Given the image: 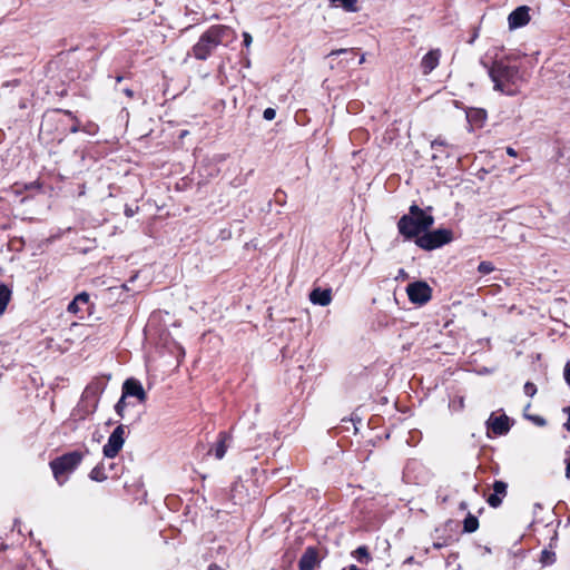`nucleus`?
<instances>
[{
    "label": "nucleus",
    "instance_id": "f257e3e1",
    "mask_svg": "<svg viewBox=\"0 0 570 570\" xmlns=\"http://www.w3.org/2000/svg\"><path fill=\"white\" fill-rule=\"evenodd\" d=\"M489 76L494 83V90L508 96H514L520 92L524 79L517 66L498 60L489 68Z\"/></svg>",
    "mask_w": 570,
    "mask_h": 570
},
{
    "label": "nucleus",
    "instance_id": "f03ea898",
    "mask_svg": "<svg viewBox=\"0 0 570 570\" xmlns=\"http://www.w3.org/2000/svg\"><path fill=\"white\" fill-rule=\"evenodd\" d=\"M434 223L431 215H428L417 205L410 207L409 214L403 215L399 223L397 228L401 235L410 239L420 237L423 232H426Z\"/></svg>",
    "mask_w": 570,
    "mask_h": 570
},
{
    "label": "nucleus",
    "instance_id": "7ed1b4c3",
    "mask_svg": "<svg viewBox=\"0 0 570 570\" xmlns=\"http://www.w3.org/2000/svg\"><path fill=\"white\" fill-rule=\"evenodd\" d=\"M230 29L223 24L212 26L205 31L193 47V55L198 60H206L212 52L223 43Z\"/></svg>",
    "mask_w": 570,
    "mask_h": 570
},
{
    "label": "nucleus",
    "instance_id": "20e7f679",
    "mask_svg": "<svg viewBox=\"0 0 570 570\" xmlns=\"http://www.w3.org/2000/svg\"><path fill=\"white\" fill-rule=\"evenodd\" d=\"M83 459V454L79 451H72L66 453L59 458H56L50 462V468L52 470L55 479L61 484L59 481L60 475L65 473H70L81 463Z\"/></svg>",
    "mask_w": 570,
    "mask_h": 570
},
{
    "label": "nucleus",
    "instance_id": "39448f33",
    "mask_svg": "<svg viewBox=\"0 0 570 570\" xmlns=\"http://www.w3.org/2000/svg\"><path fill=\"white\" fill-rule=\"evenodd\" d=\"M452 239L453 235L450 229L440 228L417 237L415 244L423 249L432 250L449 244Z\"/></svg>",
    "mask_w": 570,
    "mask_h": 570
},
{
    "label": "nucleus",
    "instance_id": "423d86ee",
    "mask_svg": "<svg viewBox=\"0 0 570 570\" xmlns=\"http://www.w3.org/2000/svg\"><path fill=\"white\" fill-rule=\"evenodd\" d=\"M513 217L522 226L544 229L542 212L534 206H528L511 210Z\"/></svg>",
    "mask_w": 570,
    "mask_h": 570
},
{
    "label": "nucleus",
    "instance_id": "0eeeda50",
    "mask_svg": "<svg viewBox=\"0 0 570 570\" xmlns=\"http://www.w3.org/2000/svg\"><path fill=\"white\" fill-rule=\"evenodd\" d=\"M406 293L410 302L420 306L426 304L432 297V288L422 281L410 283Z\"/></svg>",
    "mask_w": 570,
    "mask_h": 570
},
{
    "label": "nucleus",
    "instance_id": "6e6552de",
    "mask_svg": "<svg viewBox=\"0 0 570 570\" xmlns=\"http://www.w3.org/2000/svg\"><path fill=\"white\" fill-rule=\"evenodd\" d=\"M125 443V426L118 425L109 435L107 443L102 448L104 455L112 459L118 455Z\"/></svg>",
    "mask_w": 570,
    "mask_h": 570
},
{
    "label": "nucleus",
    "instance_id": "1a4fd4ad",
    "mask_svg": "<svg viewBox=\"0 0 570 570\" xmlns=\"http://www.w3.org/2000/svg\"><path fill=\"white\" fill-rule=\"evenodd\" d=\"M530 8L527 6L518 7L515 10H513L509 17H508V23L509 28L511 30L522 28L530 21V14H529Z\"/></svg>",
    "mask_w": 570,
    "mask_h": 570
},
{
    "label": "nucleus",
    "instance_id": "9d476101",
    "mask_svg": "<svg viewBox=\"0 0 570 570\" xmlns=\"http://www.w3.org/2000/svg\"><path fill=\"white\" fill-rule=\"evenodd\" d=\"M122 395L125 397L135 396L140 402H144L146 400V392L141 383L135 379H128L125 381L122 385Z\"/></svg>",
    "mask_w": 570,
    "mask_h": 570
},
{
    "label": "nucleus",
    "instance_id": "9b49d317",
    "mask_svg": "<svg viewBox=\"0 0 570 570\" xmlns=\"http://www.w3.org/2000/svg\"><path fill=\"white\" fill-rule=\"evenodd\" d=\"M67 311L72 314H79L90 311L89 294L82 292L78 294L68 305Z\"/></svg>",
    "mask_w": 570,
    "mask_h": 570
},
{
    "label": "nucleus",
    "instance_id": "f8f14e48",
    "mask_svg": "<svg viewBox=\"0 0 570 570\" xmlns=\"http://www.w3.org/2000/svg\"><path fill=\"white\" fill-rule=\"evenodd\" d=\"M508 484L503 481L497 480L493 483V493L487 499L491 508H499L502 504L503 498L507 495Z\"/></svg>",
    "mask_w": 570,
    "mask_h": 570
},
{
    "label": "nucleus",
    "instance_id": "ddd939ff",
    "mask_svg": "<svg viewBox=\"0 0 570 570\" xmlns=\"http://www.w3.org/2000/svg\"><path fill=\"white\" fill-rule=\"evenodd\" d=\"M488 428L497 435L507 434L510 430L509 417L507 415L494 416L493 414L487 421Z\"/></svg>",
    "mask_w": 570,
    "mask_h": 570
},
{
    "label": "nucleus",
    "instance_id": "4468645a",
    "mask_svg": "<svg viewBox=\"0 0 570 570\" xmlns=\"http://www.w3.org/2000/svg\"><path fill=\"white\" fill-rule=\"evenodd\" d=\"M440 57L441 51L433 49L422 58L421 67L424 75H429L439 66Z\"/></svg>",
    "mask_w": 570,
    "mask_h": 570
},
{
    "label": "nucleus",
    "instance_id": "2eb2a0df",
    "mask_svg": "<svg viewBox=\"0 0 570 570\" xmlns=\"http://www.w3.org/2000/svg\"><path fill=\"white\" fill-rule=\"evenodd\" d=\"M318 563L317 551L314 548H307L299 559V570H314Z\"/></svg>",
    "mask_w": 570,
    "mask_h": 570
},
{
    "label": "nucleus",
    "instance_id": "dca6fc26",
    "mask_svg": "<svg viewBox=\"0 0 570 570\" xmlns=\"http://www.w3.org/2000/svg\"><path fill=\"white\" fill-rule=\"evenodd\" d=\"M309 301L320 306H327L332 302V291L330 288H314L309 294Z\"/></svg>",
    "mask_w": 570,
    "mask_h": 570
},
{
    "label": "nucleus",
    "instance_id": "f3484780",
    "mask_svg": "<svg viewBox=\"0 0 570 570\" xmlns=\"http://www.w3.org/2000/svg\"><path fill=\"white\" fill-rule=\"evenodd\" d=\"M229 439V435L225 432H220L218 435V441L214 449H212L209 452L214 451V455L216 459L220 460L225 456L227 451V440Z\"/></svg>",
    "mask_w": 570,
    "mask_h": 570
},
{
    "label": "nucleus",
    "instance_id": "a211bd4d",
    "mask_svg": "<svg viewBox=\"0 0 570 570\" xmlns=\"http://www.w3.org/2000/svg\"><path fill=\"white\" fill-rule=\"evenodd\" d=\"M89 478L96 482H102L108 479L102 463L96 465L89 473Z\"/></svg>",
    "mask_w": 570,
    "mask_h": 570
},
{
    "label": "nucleus",
    "instance_id": "6ab92c4d",
    "mask_svg": "<svg viewBox=\"0 0 570 570\" xmlns=\"http://www.w3.org/2000/svg\"><path fill=\"white\" fill-rule=\"evenodd\" d=\"M10 297L11 291L8 288V286L0 285V315L6 311Z\"/></svg>",
    "mask_w": 570,
    "mask_h": 570
},
{
    "label": "nucleus",
    "instance_id": "aec40b11",
    "mask_svg": "<svg viewBox=\"0 0 570 570\" xmlns=\"http://www.w3.org/2000/svg\"><path fill=\"white\" fill-rule=\"evenodd\" d=\"M478 528H479L478 518L472 515L471 513H469L463 522L464 531L468 533H472V532L476 531Z\"/></svg>",
    "mask_w": 570,
    "mask_h": 570
},
{
    "label": "nucleus",
    "instance_id": "412c9836",
    "mask_svg": "<svg viewBox=\"0 0 570 570\" xmlns=\"http://www.w3.org/2000/svg\"><path fill=\"white\" fill-rule=\"evenodd\" d=\"M353 557L361 563H368L371 561L368 549L365 546L358 547L353 552Z\"/></svg>",
    "mask_w": 570,
    "mask_h": 570
},
{
    "label": "nucleus",
    "instance_id": "4be33fe9",
    "mask_svg": "<svg viewBox=\"0 0 570 570\" xmlns=\"http://www.w3.org/2000/svg\"><path fill=\"white\" fill-rule=\"evenodd\" d=\"M331 3L336 4L340 3L344 10L347 12H356L357 11V0H330Z\"/></svg>",
    "mask_w": 570,
    "mask_h": 570
},
{
    "label": "nucleus",
    "instance_id": "5701e85b",
    "mask_svg": "<svg viewBox=\"0 0 570 570\" xmlns=\"http://www.w3.org/2000/svg\"><path fill=\"white\" fill-rule=\"evenodd\" d=\"M478 271H479V273L484 274V275L490 274L491 272L494 271V266L491 262L483 261L479 264Z\"/></svg>",
    "mask_w": 570,
    "mask_h": 570
},
{
    "label": "nucleus",
    "instance_id": "b1692460",
    "mask_svg": "<svg viewBox=\"0 0 570 570\" xmlns=\"http://www.w3.org/2000/svg\"><path fill=\"white\" fill-rule=\"evenodd\" d=\"M556 560V556L553 552L543 550L541 553V562L544 564H551Z\"/></svg>",
    "mask_w": 570,
    "mask_h": 570
},
{
    "label": "nucleus",
    "instance_id": "393cba45",
    "mask_svg": "<svg viewBox=\"0 0 570 570\" xmlns=\"http://www.w3.org/2000/svg\"><path fill=\"white\" fill-rule=\"evenodd\" d=\"M524 417L532 421L538 426H544L547 424L546 419L540 415H530V414L525 413Z\"/></svg>",
    "mask_w": 570,
    "mask_h": 570
},
{
    "label": "nucleus",
    "instance_id": "a878e982",
    "mask_svg": "<svg viewBox=\"0 0 570 570\" xmlns=\"http://www.w3.org/2000/svg\"><path fill=\"white\" fill-rule=\"evenodd\" d=\"M125 399L126 397L124 395H121L120 400L115 405V410H116L117 414L119 416H121V417L124 416V411L126 409V401H125Z\"/></svg>",
    "mask_w": 570,
    "mask_h": 570
},
{
    "label": "nucleus",
    "instance_id": "bb28decb",
    "mask_svg": "<svg viewBox=\"0 0 570 570\" xmlns=\"http://www.w3.org/2000/svg\"><path fill=\"white\" fill-rule=\"evenodd\" d=\"M523 390H524V393L530 397L534 396V394L537 393V386L531 382H527L524 384Z\"/></svg>",
    "mask_w": 570,
    "mask_h": 570
},
{
    "label": "nucleus",
    "instance_id": "cd10ccee",
    "mask_svg": "<svg viewBox=\"0 0 570 570\" xmlns=\"http://www.w3.org/2000/svg\"><path fill=\"white\" fill-rule=\"evenodd\" d=\"M276 116V111L273 108H266L263 112V117L266 120H273Z\"/></svg>",
    "mask_w": 570,
    "mask_h": 570
},
{
    "label": "nucleus",
    "instance_id": "c85d7f7f",
    "mask_svg": "<svg viewBox=\"0 0 570 570\" xmlns=\"http://www.w3.org/2000/svg\"><path fill=\"white\" fill-rule=\"evenodd\" d=\"M443 146H446V142L443 139H441V138H438V139L433 140L432 144H431L432 149H435V150L439 147H443Z\"/></svg>",
    "mask_w": 570,
    "mask_h": 570
},
{
    "label": "nucleus",
    "instance_id": "c756f323",
    "mask_svg": "<svg viewBox=\"0 0 570 570\" xmlns=\"http://www.w3.org/2000/svg\"><path fill=\"white\" fill-rule=\"evenodd\" d=\"M243 38H244V41H243V42H244V46H245L246 48H248V47L252 45V41H253V38H252L250 33H248V32H244V33H243Z\"/></svg>",
    "mask_w": 570,
    "mask_h": 570
},
{
    "label": "nucleus",
    "instance_id": "7c9ffc66",
    "mask_svg": "<svg viewBox=\"0 0 570 570\" xmlns=\"http://www.w3.org/2000/svg\"><path fill=\"white\" fill-rule=\"evenodd\" d=\"M347 52H352L353 53V50H347V49H337V50H333L330 52V56H338V55H342V53H347Z\"/></svg>",
    "mask_w": 570,
    "mask_h": 570
},
{
    "label": "nucleus",
    "instance_id": "2f4dec72",
    "mask_svg": "<svg viewBox=\"0 0 570 570\" xmlns=\"http://www.w3.org/2000/svg\"><path fill=\"white\" fill-rule=\"evenodd\" d=\"M564 379L567 383L570 385V363H568L564 367Z\"/></svg>",
    "mask_w": 570,
    "mask_h": 570
},
{
    "label": "nucleus",
    "instance_id": "473e14b6",
    "mask_svg": "<svg viewBox=\"0 0 570 570\" xmlns=\"http://www.w3.org/2000/svg\"><path fill=\"white\" fill-rule=\"evenodd\" d=\"M507 154L512 156V157L517 156V151L512 147H508L507 148Z\"/></svg>",
    "mask_w": 570,
    "mask_h": 570
},
{
    "label": "nucleus",
    "instance_id": "72a5a7b5",
    "mask_svg": "<svg viewBox=\"0 0 570 570\" xmlns=\"http://www.w3.org/2000/svg\"><path fill=\"white\" fill-rule=\"evenodd\" d=\"M124 92H125V95H126V96H128V97H130V98L134 96V91H132L131 89H129V88H126V89L124 90Z\"/></svg>",
    "mask_w": 570,
    "mask_h": 570
},
{
    "label": "nucleus",
    "instance_id": "f704fd0d",
    "mask_svg": "<svg viewBox=\"0 0 570 570\" xmlns=\"http://www.w3.org/2000/svg\"><path fill=\"white\" fill-rule=\"evenodd\" d=\"M208 570H224V569H222V568H220L219 566H217V564H210V566H209V568H208Z\"/></svg>",
    "mask_w": 570,
    "mask_h": 570
},
{
    "label": "nucleus",
    "instance_id": "c9c22d12",
    "mask_svg": "<svg viewBox=\"0 0 570 570\" xmlns=\"http://www.w3.org/2000/svg\"><path fill=\"white\" fill-rule=\"evenodd\" d=\"M566 428L568 431H570V407H569V417H568V421L566 423Z\"/></svg>",
    "mask_w": 570,
    "mask_h": 570
},
{
    "label": "nucleus",
    "instance_id": "e433bc0d",
    "mask_svg": "<svg viewBox=\"0 0 570 570\" xmlns=\"http://www.w3.org/2000/svg\"><path fill=\"white\" fill-rule=\"evenodd\" d=\"M245 67H250V60L249 59H245V62H244Z\"/></svg>",
    "mask_w": 570,
    "mask_h": 570
},
{
    "label": "nucleus",
    "instance_id": "4c0bfd02",
    "mask_svg": "<svg viewBox=\"0 0 570 570\" xmlns=\"http://www.w3.org/2000/svg\"><path fill=\"white\" fill-rule=\"evenodd\" d=\"M364 62H365V56L363 55V56L360 58L358 63H360V65H362V63H364Z\"/></svg>",
    "mask_w": 570,
    "mask_h": 570
},
{
    "label": "nucleus",
    "instance_id": "58836bf2",
    "mask_svg": "<svg viewBox=\"0 0 570 570\" xmlns=\"http://www.w3.org/2000/svg\"><path fill=\"white\" fill-rule=\"evenodd\" d=\"M348 570H360L356 566L352 564L350 566Z\"/></svg>",
    "mask_w": 570,
    "mask_h": 570
},
{
    "label": "nucleus",
    "instance_id": "ea45409f",
    "mask_svg": "<svg viewBox=\"0 0 570 570\" xmlns=\"http://www.w3.org/2000/svg\"><path fill=\"white\" fill-rule=\"evenodd\" d=\"M132 214H134V213H132V210H131V209H127V210H126V215H127V216H131Z\"/></svg>",
    "mask_w": 570,
    "mask_h": 570
},
{
    "label": "nucleus",
    "instance_id": "a19ab883",
    "mask_svg": "<svg viewBox=\"0 0 570 570\" xmlns=\"http://www.w3.org/2000/svg\"><path fill=\"white\" fill-rule=\"evenodd\" d=\"M530 406H531V404H530V403H528V404L525 405V407H524V414L527 413V411H529Z\"/></svg>",
    "mask_w": 570,
    "mask_h": 570
},
{
    "label": "nucleus",
    "instance_id": "79ce46f5",
    "mask_svg": "<svg viewBox=\"0 0 570 570\" xmlns=\"http://www.w3.org/2000/svg\"><path fill=\"white\" fill-rule=\"evenodd\" d=\"M116 80H117V82H120V81L122 80V77H121V76H118V77L116 78Z\"/></svg>",
    "mask_w": 570,
    "mask_h": 570
},
{
    "label": "nucleus",
    "instance_id": "37998d69",
    "mask_svg": "<svg viewBox=\"0 0 570 570\" xmlns=\"http://www.w3.org/2000/svg\"><path fill=\"white\" fill-rule=\"evenodd\" d=\"M514 226H515L514 224H511V225H504V228L514 227Z\"/></svg>",
    "mask_w": 570,
    "mask_h": 570
},
{
    "label": "nucleus",
    "instance_id": "c03bdc74",
    "mask_svg": "<svg viewBox=\"0 0 570 570\" xmlns=\"http://www.w3.org/2000/svg\"><path fill=\"white\" fill-rule=\"evenodd\" d=\"M403 274H404V271L400 269V276H403Z\"/></svg>",
    "mask_w": 570,
    "mask_h": 570
},
{
    "label": "nucleus",
    "instance_id": "a18cd8bd",
    "mask_svg": "<svg viewBox=\"0 0 570 570\" xmlns=\"http://www.w3.org/2000/svg\"><path fill=\"white\" fill-rule=\"evenodd\" d=\"M403 274H404V271L400 269V276H403Z\"/></svg>",
    "mask_w": 570,
    "mask_h": 570
}]
</instances>
